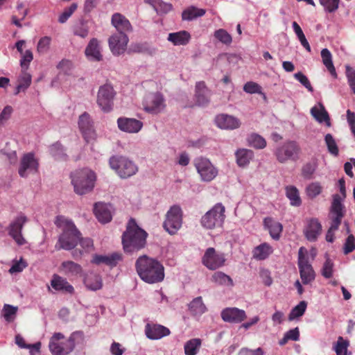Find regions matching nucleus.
I'll return each mask as SVG.
<instances>
[{"instance_id": "obj_1", "label": "nucleus", "mask_w": 355, "mask_h": 355, "mask_svg": "<svg viewBox=\"0 0 355 355\" xmlns=\"http://www.w3.org/2000/svg\"><path fill=\"white\" fill-rule=\"evenodd\" d=\"M54 223L62 232L55 244V249L65 250L73 249L78 243L81 233L72 220L64 216H58Z\"/></svg>"}, {"instance_id": "obj_2", "label": "nucleus", "mask_w": 355, "mask_h": 355, "mask_svg": "<svg viewBox=\"0 0 355 355\" xmlns=\"http://www.w3.org/2000/svg\"><path fill=\"white\" fill-rule=\"evenodd\" d=\"M135 267L140 278L146 283H158L164 279V267L156 259L140 256L136 261Z\"/></svg>"}, {"instance_id": "obj_3", "label": "nucleus", "mask_w": 355, "mask_h": 355, "mask_svg": "<svg viewBox=\"0 0 355 355\" xmlns=\"http://www.w3.org/2000/svg\"><path fill=\"white\" fill-rule=\"evenodd\" d=\"M147 236V232L137 225L135 219L131 218L122 236L124 251L131 253L144 248L146 244Z\"/></svg>"}, {"instance_id": "obj_4", "label": "nucleus", "mask_w": 355, "mask_h": 355, "mask_svg": "<svg viewBox=\"0 0 355 355\" xmlns=\"http://www.w3.org/2000/svg\"><path fill=\"white\" fill-rule=\"evenodd\" d=\"M71 184L74 191L78 195L91 192L96 182V174L88 168L76 170L71 173Z\"/></svg>"}, {"instance_id": "obj_5", "label": "nucleus", "mask_w": 355, "mask_h": 355, "mask_svg": "<svg viewBox=\"0 0 355 355\" xmlns=\"http://www.w3.org/2000/svg\"><path fill=\"white\" fill-rule=\"evenodd\" d=\"M82 336L80 332H73L65 339L62 333H55L51 336L49 343V347L52 355H68L75 349V340L76 338Z\"/></svg>"}, {"instance_id": "obj_6", "label": "nucleus", "mask_w": 355, "mask_h": 355, "mask_svg": "<svg viewBox=\"0 0 355 355\" xmlns=\"http://www.w3.org/2000/svg\"><path fill=\"white\" fill-rule=\"evenodd\" d=\"M109 164L121 178H130L138 171V167L134 162L123 156H112Z\"/></svg>"}, {"instance_id": "obj_7", "label": "nucleus", "mask_w": 355, "mask_h": 355, "mask_svg": "<svg viewBox=\"0 0 355 355\" xmlns=\"http://www.w3.org/2000/svg\"><path fill=\"white\" fill-rule=\"evenodd\" d=\"M225 208L222 203H216L203 215L200 220L201 225L207 230L221 227L225 219Z\"/></svg>"}, {"instance_id": "obj_8", "label": "nucleus", "mask_w": 355, "mask_h": 355, "mask_svg": "<svg viewBox=\"0 0 355 355\" xmlns=\"http://www.w3.org/2000/svg\"><path fill=\"white\" fill-rule=\"evenodd\" d=\"M297 266L302 284L305 285L311 284L315 278V273L309 262L308 252L304 247L299 249Z\"/></svg>"}, {"instance_id": "obj_9", "label": "nucleus", "mask_w": 355, "mask_h": 355, "mask_svg": "<svg viewBox=\"0 0 355 355\" xmlns=\"http://www.w3.org/2000/svg\"><path fill=\"white\" fill-rule=\"evenodd\" d=\"M182 211L178 205L172 206L166 212L163 227L171 235L175 234L182 227Z\"/></svg>"}, {"instance_id": "obj_10", "label": "nucleus", "mask_w": 355, "mask_h": 355, "mask_svg": "<svg viewBox=\"0 0 355 355\" xmlns=\"http://www.w3.org/2000/svg\"><path fill=\"white\" fill-rule=\"evenodd\" d=\"M300 152L299 145L295 141H288L276 148L275 155L278 162L285 163L288 160H297Z\"/></svg>"}, {"instance_id": "obj_11", "label": "nucleus", "mask_w": 355, "mask_h": 355, "mask_svg": "<svg viewBox=\"0 0 355 355\" xmlns=\"http://www.w3.org/2000/svg\"><path fill=\"white\" fill-rule=\"evenodd\" d=\"M345 213V207L342 204L341 197L338 194L334 195L329 214L330 227L332 230H338Z\"/></svg>"}, {"instance_id": "obj_12", "label": "nucleus", "mask_w": 355, "mask_h": 355, "mask_svg": "<svg viewBox=\"0 0 355 355\" xmlns=\"http://www.w3.org/2000/svg\"><path fill=\"white\" fill-rule=\"evenodd\" d=\"M116 92L110 84H105L99 87L96 103L104 112L112 110Z\"/></svg>"}, {"instance_id": "obj_13", "label": "nucleus", "mask_w": 355, "mask_h": 355, "mask_svg": "<svg viewBox=\"0 0 355 355\" xmlns=\"http://www.w3.org/2000/svg\"><path fill=\"white\" fill-rule=\"evenodd\" d=\"M194 166L200 176L201 180L204 182H210L218 175V170L207 158H196L194 160Z\"/></svg>"}, {"instance_id": "obj_14", "label": "nucleus", "mask_w": 355, "mask_h": 355, "mask_svg": "<svg viewBox=\"0 0 355 355\" xmlns=\"http://www.w3.org/2000/svg\"><path fill=\"white\" fill-rule=\"evenodd\" d=\"M143 105L146 112L156 114L165 108V99L160 92L151 93L146 96Z\"/></svg>"}, {"instance_id": "obj_15", "label": "nucleus", "mask_w": 355, "mask_h": 355, "mask_svg": "<svg viewBox=\"0 0 355 355\" xmlns=\"http://www.w3.org/2000/svg\"><path fill=\"white\" fill-rule=\"evenodd\" d=\"M225 261V254L218 252L214 248H208L202 258L203 265L212 270L223 266Z\"/></svg>"}, {"instance_id": "obj_16", "label": "nucleus", "mask_w": 355, "mask_h": 355, "mask_svg": "<svg viewBox=\"0 0 355 355\" xmlns=\"http://www.w3.org/2000/svg\"><path fill=\"white\" fill-rule=\"evenodd\" d=\"M27 222V218L24 215H20L15 218L8 226V234L19 245H23L26 243L21 234L22 228Z\"/></svg>"}, {"instance_id": "obj_17", "label": "nucleus", "mask_w": 355, "mask_h": 355, "mask_svg": "<svg viewBox=\"0 0 355 355\" xmlns=\"http://www.w3.org/2000/svg\"><path fill=\"white\" fill-rule=\"evenodd\" d=\"M128 41V37L124 33H116L110 36L108 44L112 54L114 55L123 54L127 49Z\"/></svg>"}, {"instance_id": "obj_18", "label": "nucleus", "mask_w": 355, "mask_h": 355, "mask_svg": "<svg viewBox=\"0 0 355 355\" xmlns=\"http://www.w3.org/2000/svg\"><path fill=\"white\" fill-rule=\"evenodd\" d=\"M38 167L39 162L35 155L33 153H28L21 159L18 173L21 177L24 178L27 176V171L37 173Z\"/></svg>"}, {"instance_id": "obj_19", "label": "nucleus", "mask_w": 355, "mask_h": 355, "mask_svg": "<svg viewBox=\"0 0 355 355\" xmlns=\"http://www.w3.org/2000/svg\"><path fill=\"white\" fill-rule=\"evenodd\" d=\"M322 225L316 218H311L306 220L304 229V234L306 239L311 241H315L322 233Z\"/></svg>"}, {"instance_id": "obj_20", "label": "nucleus", "mask_w": 355, "mask_h": 355, "mask_svg": "<svg viewBox=\"0 0 355 355\" xmlns=\"http://www.w3.org/2000/svg\"><path fill=\"white\" fill-rule=\"evenodd\" d=\"M78 126L86 142L89 143L94 138L95 132L93 122L88 113L84 112L79 117Z\"/></svg>"}, {"instance_id": "obj_21", "label": "nucleus", "mask_w": 355, "mask_h": 355, "mask_svg": "<svg viewBox=\"0 0 355 355\" xmlns=\"http://www.w3.org/2000/svg\"><path fill=\"white\" fill-rule=\"evenodd\" d=\"M215 122L219 128L224 130L237 129L241 125V121L238 118L227 114L217 115Z\"/></svg>"}, {"instance_id": "obj_22", "label": "nucleus", "mask_w": 355, "mask_h": 355, "mask_svg": "<svg viewBox=\"0 0 355 355\" xmlns=\"http://www.w3.org/2000/svg\"><path fill=\"white\" fill-rule=\"evenodd\" d=\"M221 318L225 322L240 323L247 318V315L245 311L242 309L236 307H230L222 311Z\"/></svg>"}, {"instance_id": "obj_23", "label": "nucleus", "mask_w": 355, "mask_h": 355, "mask_svg": "<svg viewBox=\"0 0 355 355\" xmlns=\"http://www.w3.org/2000/svg\"><path fill=\"white\" fill-rule=\"evenodd\" d=\"M117 124L121 130L129 133H137L143 127V123L141 121L130 118H119Z\"/></svg>"}, {"instance_id": "obj_24", "label": "nucleus", "mask_w": 355, "mask_h": 355, "mask_svg": "<svg viewBox=\"0 0 355 355\" xmlns=\"http://www.w3.org/2000/svg\"><path fill=\"white\" fill-rule=\"evenodd\" d=\"M85 53L88 60L99 62L103 60L101 48L96 38H92L85 48Z\"/></svg>"}, {"instance_id": "obj_25", "label": "nucleus", "mask_w": 355, "mask_h": 355, "mask_svg": "<svg viewBox=\"0 0 355 355\" xmlns=\"http://www.w3.org/2000/svg\"><path fill=\"white\" fill-rule=\"evenodd\" d=\"M146 336L151 340H158L164 336H168L170 330L161 324H147L145 327Z\"/></svg>"}, {"instance_id": "obj_26", "label": "nucleus", "mask_w": 355, "mask_h": 355, "mask_svg": "<svg viewBox=\"0 0 355 355\" xmlns=\"http://www.w3.org/2000/svg\"><path fill=\"white\" fill-rule=\"evenodd\" d=\"M122 259V254L119 252H114L109 255L95 254L92 262L96 265L103 263L111 268L115 267L118 262Z\"/></svg>"}, {"instance_id": "obj_27", "label": "nucleus", "mask_w": 355, "mask_h": 355, "mask_svg": "<svg viewBox=\"0 0 355 355\" xmlns=\"http://www.w3.org/2000/svg\"><path fill=\"white\" fill-rule=\"evenodd\" d=\"M195 98L196 104L199 106L206 105L209 102V91L205 82L200 81L196 83Z\"/></svg>"}, {"instance_id": "obj_28", "label": "nucleus", "mask_w": 355, "mask_h": 355, "mask_svg": "<svg viewBox=\"0 0 355 355\" xmlns=\"http://www.w3.org/2000/svg\"><path fill=\"white\" fill-rule=\"evenodd\" d=\"M94 211L96 217L101 223H107L112 219L110 205L97 202L94 205Z\"/></svg>"}, {"instance_id": "obj_29", "label": "nucleus", "mask_w": 355, "mask_h": 355, "mask_svg": "<svg viewBox=\"0 0 355 355\" xmlns=\"http://www.w3.org/2000/svg\"><path fill=\"white\" fill-rule=\"evenodd\" d=\"M263 225L268 230L270 236L274 240H279L283 230L282 225L270 217L265 218Z\"/></svg>"}, {"instance_id": "obj_30", "label": "nucleus", "mask_w": 355, "mask_h": 355, "mask_svg": "<svg viewBox=\"0 0 355 355\" xmlns=\"http://www.w3.org/2000/svg\"><path fill=\"white\" fill-rule=\"evenodd\" d=\"M112 24L118 33L130 32L132 26L129 20L120 13H115L112 17Z\"/></svg>"}, {"instance_id": "obj_31", "label": "nucleus", "mask_w": 355, "mask_h": 355, "mask_svg": "<svg viewBox=\"0 0 355 355\" xmlns=\"http://www.w3.org/2000/svg\"><path fill=\"white\" fill-rule=\"evenodd\" d=\"M51 285L52 288L57 291H62L71 294L74 292L73 287L67 281V279L56 274L53 275L51 281Z\"/></svg>"}, {"instance_id": "obj_32", "label": "nucleus", "mask_w": 355, "mask_h": 355, "mask_svg": "<svg viewBox=\"0 0 355 355\" xmlns=\"http://www.w3.org/2000/svg\"><path fill=\"white\" fill-rule=\"evenodd\" d=\"M60 270L68 277H78L82 275L83 268L72 261H65L61 263Z\"/></svg>"}, {"instance_id": "obj_33", "label": "nucleus", "mask_w": 355, "mask_h": 355, "mask_svg": "<svg viewBox=\"0 0 355 355\" xmlns=\"http://www.w3.org/2000/svg\"><path fill=\"white\" fill-rule=\"evenodd\" d=\"M84 284L89 290L94 291L100 290L103 287L101 276L94 272H89L85 275Z\"/></svg>"}, {"instance_id": "obj_34", "label": "nucleus", "mask_w": 355, "mask_h": 355, "mask_svg": "<svg viewBox=\"0 0 355 355\" xmlns=\"http://www.w3.org/2000/svg\"><path fill=\"white\" fill-rule=\"evenodd\" d=\"M191 35L186 31L168 34V40L175 46L186 45L189 42Z\"/></svg>"}, {"instance_id": "obj_35", "label": "nucleus", "mask_w": 355, "mask_h": 355, "mask_svg": "<svg viewBox=\"0 0 355 355\" xmlns=\"http://www.w3.org/2000/svg\"><path fill=\"white\" fill-rule=\"evenodd\" d=\"M236 160L237 164L240 167L248 166L254 157L252 150L246 148H240L235 153Z\"/></svg>"}, {"instance_id": "obj_36", "label": "nucleus", "mask_w": 355, "mask_h": 355, "mask_svg": "<svg viewBox=\"0 0 355 355\" xmlns=\"http://www.w3.org/2000/svg\"><path fill=\"white\" fill-rule=\"evenodd\" d=\"M311 114L320 123L326 122L327 126H330V119L328 112L322 103H319V107L314 106L311 109Z\"/></svg>"}, {"instance_id": "obj_37", "label": "nucleus", "mask_w": 355, "mask_h": 355, "mask_svg": "<svg viewBox=\"0 0 355 355\" xmlns=\"http://www.w3.org/2000/svg\"><path fill=\"white\" fill-rule=\"evenodd\" d=\"M321 57L323 64L334 78H337V73L333 64L332 55L329 49H323L321 51Z\"/></svg>"}, {"instance_id": "obj_38", "label": "nucleus", "mask_w": 355, "mask_h": 355, "mask_svg": "<svg viewBox=\"0 0 355 355\" xmlns=\"http://www.w3.org/2000/svg\"><path fill=\"white\" fill-rule=\"evenodd\" d=\"M272 252V247L267 243L257 246L253 250V257L257 260H264Z\"/></svg>"}, {"instance_id": "obj_39", "label": "nucleus", "mask_w": 355, "mask_h": 355, "mask_svg": "<svg viewBox=\"0 0 355 355\" xmlns=\"http://www.w3.org/2000/svg\"><path fill=\"white\" fill-rule=\"evenodd\" d=\"M211 281L216 284L223 286L232 287L234 286L232 279L229 275L220 271L216 272L213 274Z\"/></svg>"}, {"instance_id": "obj_40", "label": "nucleus", "mask_w": 355, "mask_h": 355, "mask_svg": "<svg viewBox=\"0 0 355 355\" xmlns=\"http://www.w3.org/2000/svg\"><path fill=\"white\" fill-rule=\"evenodd\" d=\"M32 78L30 73L25 70H22L19 78L18 85L16 87L15 94H18L21 92L26 90L31 84Z\"/></svg>"}, {"instance_id": "obj_41", "label": "nucleus", "mask_w": 355, "mask_h": 355, "mask_svg": "<svg viewBox=\"0 0 355 355\" xmlns=\"http://www.w3.org/2000/svg\"><path fill=\"white\" fill-rule=\"evenodd\" d=\"M128 51L130 53H144L150 55L155 53V49H152L146 42L132 43Z\"/></svg>"}, {"instance_id": "obj_42", "label": "nucleus", "mask_w": 355, "mask_h": 355, "mask_svg": "<svg viewBox=\"0 0 355 355\" xmlns=\"http://www.w3.org/2000/svg\"><path fill=\"white\" fill-rule=\"evenodd\" d=\"M189 309L193 315H202L207 311V307L202 302V297L194 298L189 304Z\"/></svg>"}, {"instance_id": "obj_43", "label": "nucleus", "mask_w": 355, "mask_h": 355, "mask_svg": "<svg viewBox=\"0 0 355 355\" xmlns=\"http://www.w3.org/2000/svg\"><path fill=\"white\" fill-rule=\"evenodd\" d=\"M206 10L205 9L191 6L182 12V17L183 20L191 21L198 17L203 16Z\"/></svg>"}, {"instance_id": "obj_44", "label": "nucleus", "mask_w": 355, "mask_h": 355, "mask_svg": "<svg viewBox=\"0 0 355 355\" xmlns=\"http://www.w3.org/2000/svg\"><path fill=\"white\" fill-rule=\"evenodd\" d=\"M50 154L57 160H67V155L63 146L60 142H55L49 148Z\"/></svg>"}, {"instance_id": "obj_45", "label": "nucleus", "mask_w": 355, "mask_h": 355, "mask_svg": "<svg viewBox=\"0 0 355 355\" xmlns=\"http://www.w3.org/2000/svg\"><path fill=\"white\" fill-rule=\"evenodd\" d=\"M286 195L287 198L290 200L291 205L298 207L301 205L302 200L299 195V191L295 187H286Z\"/></svg>"}, {"instance_id": "obj_46", "label": "nucleus", "mask_w": 355, "mask_h": 355, "mask_svg": "<svg viewBox=\"0 0 355 355\" xmlns=\"http://www.w3.org/2000/svg\"><path fill=\"white\" fill-rule=\"evenodd\" d=\"M201 345V340L193 338L187 341L184 345V353L186 355H196Z\"/></svg>"}, {"instance_id": "obj_47", "label": "nucleus", "mask_w": 355, "mask_h": 355, "mask_svg": "<svg viewBox=\"0 0 355 355\" xmlns=\"http://www.w3.org/2000/svg\"><path fill=\"white\" fill-rule=\"evenodd\" d=\"M248 141L249 146L257 149L264 148L266 146L265 139L255 133L251 134L248 137Z\"/></svg>"}, {"instance_id": "obj_48", "label": "nucleus", "mask_w": 355, "mask_h": 355, "mask_svg": "<svg viewBox=\"0 0 355 355\" xmlns=\"http://www.w3.org/2000/svg\"><path fill=\"white\" fill-rule=\"evenodd\" d=\"M307 304L305 301H301L297 306L292 309L289 315L288 320L292 321L304 315Z\"/></svg>"}, {"instance_id": "obj_49", "label": "nucleus", "mask_w": 355, "mask_h": 355, "mask_svg": "<svg viewBox=\"0 0 355 355\" xmlns=\"http://www.w3.org/2000/svg\"><path fill=\"white\" fill-rule=\"evenodd\" d=\"M324 141L329 153L334 156H338L339 153L338 147L332 135L327 134L324 137Z\"/></svg>"}, {"instance_id": "obj_50", "label": "nucleus", "mask_w": 355, "mask_h": 355, "mask_svg": "<svg viewBox=\"0 0 355 355\" xmlns=\"http://www.w3.org/2000/svg\"><path fill=\"white\" fill-rule=\"evenodd\" d=\"M349 345V342L348 340H344L342 336H339L334 347L336 355H347Z\"/></svg>"}, {"instance_id": "obj_51", "label": "nucleus", "mask_w": 355, "mask_h": 355, "mask_svg": "<svg viewBox=\"0 0 355 355\" xmlns=\"http://www.w3.org/2000/svg\"><path fill=\"white\" fill-rule=\"evenodd\" d=\"M214 37L221 43L229 45L232 42V38L230 34L227 31L223 28L216 30L214 32Z\"/></svg>"}, {"instance_id": "obj_52", "label": "nucleus", "mask_w": 355, "mask_h": 355, "mask_svg": "<svg viewBox=\"0 0 355 355\" xmlns=\"http://www.w3.org/2000/svg\"><path fill=\"white\" fill-rule=\"evenodd\" d=\"M78 5L73 3L69 8H66L64 12L60 15L58 21L60 23L63 24L71 16V15L77 9Z\"/></svg>"}, {"instance_id": "obj_53", "label": "nucleus", "mask_w": 355, "mask_h": 355, "mask_svg": "<svg viewBox=\"0 0 355 355\" xmlns=\"http://www.w3.org/2000/svg\"><path fill=\"white\" fill-rule=\"evenodd\" d=\"M306 191L309 197L313 198L321 193L322 187L319 183L313 182L306 187Z\"/></svg>"}, {"instance_id": "obj_54", "label": "nucleus", "mask_w": 355, "mask_h": 355, "mask_svg": "<svg viewBox=\"0 0 355 355\" xmlns=\"http://www.w3.org/2000/svg\"><path fill=\"white\" fill-rule=\"evenodd\" d=\"M355 250V237L350 234L347 236L343 245V253L348 254Z\"/></svg>"}, {"instance_id": "obj_55", "label": "nucleus", "mask_w": 355, "mask_h": 355, "mask_svg": "<svg viewBox=\"0 0 355 355\" xmlns=\"http://www.w3.org/2000/svg\"><path fill=\"white\" fill-rule=\"evenodd\" d=\"M294 78L297 80L303 86H304L309 92H312L313 88L311 85L308 78L302 72H297L294 74Z\"/></svg>"}, {"instance_id": "obj_56", "label": "nucleus", "mask_w": 355, "mask_h": 355, "mask_svg": "<svg viewBox=\"0 0 355 355\" xmlns=\"http://www.w3.org/2000/svg\"><path fill=\"white\" fill-rule=\"evenodd\" d=\"M321 5L329 12H334L338 8L340 0H319Z\"/></svg>"}, {"instance_id": "obj_57", "label": "nucleus", "mask_w": 355, "mask_h": 355, "mask_svg": "<svg viewBox=\"0 0 355 355\" xmlns=\"http://www.w3.org/2000/svg\"><path fill=\"white\" fill-rule=\"evenodd\" d=\"M333 267H334L333 262L331 261V260L330 259H327L323 265V267L322 269V275L325 278H327V279L331 277L332 275H333Z\"/></svg>"}, {"instance_id": "obj_58", "label": "nucleus", "mask_w": 355, "mask_h": 355, "mask_svg": "<svg viewBox=\"0 0 355 355\" xmlns=\"http://www.w3.org/2000/svg\"><path fill=\"white\" fill-rule=\"evenodd\" d=\"M51 37L48 36H45L42 37L37 44V51L40 53H45L48 51L50 44H51Z\"/></svg>"}, {"instance_id": "obj_59", "label": "nucleus", "mask_w": 355, "mask_h": 355, "mask_svg": "<svg viewBox=\"0 0 355 355\" xmlns=\"http://www.w3.org/2000/svg\"><path fill=\"white\" fill-rule=\"evenodd\" d=\"M73 67V65L72 62L69 60H61L57 66V68L64 72L65 74H69Z\"/></svg>"}, {"instance_id": "obj_60", "label": "nucleus", "mask_w": 355, "mask_h": 355, "mask_svg": "<svg viewBox=\"0 0 355 355\" xmlns=\"http://www.w3.org/2000/svg\"><path fill=\"white\" fill-rule=\"evenodd\" d=\"M33 55L32 52L30 50H26L20 60V64L23 70L27 69L29 63L33 60Z\"/></svg>"}, {"instance_id": "obj_61", "label": "nucleus", "mask_w": 355, "mask_h": 355, "mask_svg": "<svg viewBox=\"0 0 355 355\" xmlns=\"http://www.w3.org/2000/svg\"><path fill=\"white\" fill-rule=\"evenodd\" d=\"M243 90L248 94H257L261 92V87L256 83L248 82L244 85Z\"/></svg>"}, {"instance_id": "obj_62", "label": "nucleus", "mask_w": 355, "mask_h": 355, "mask_svg": "<svg viewBox=\"0 0 355 355\" xmlns=\"http://www.w3.org/2000/svg\"><path fill=\"white\" fill-rule=\"evenodd\" d=\"M259 276L262 282L267 286H270L272 283V279L270 276V272L268 269H261Z\"/></svg>"}, {"instance_id": "obj_63", "label": "nucleus", "mask_w": 355, "mask_h": 355, "mask_svg": "<svg viewBox=\"0 0 355 355\" xmlns=\"http://www.w3.org/2000/svg\"><path fill=\"white\" fill-rule=\"evenodd\" d=\"M315 168L313 164L307 163L303 166L302 169V175L306 179H310L315 172Z\"/></svg>"}, {"instance_id": "obj_64", "label": "nucleus", "mask_w": 355, "mask_h": 355, "mask_svg": "<svg viewBox=\"0 0 355 355\" xmlns=\"http://www.w3.org/2000/svg\"><path fill=\"white\" fill-rule=\"evenodd\" d=\"M17 308L13 306L6 304L3 307L4 318L7 321H10L11 317L16 314Z\"/></svg>"}]
</instances>
